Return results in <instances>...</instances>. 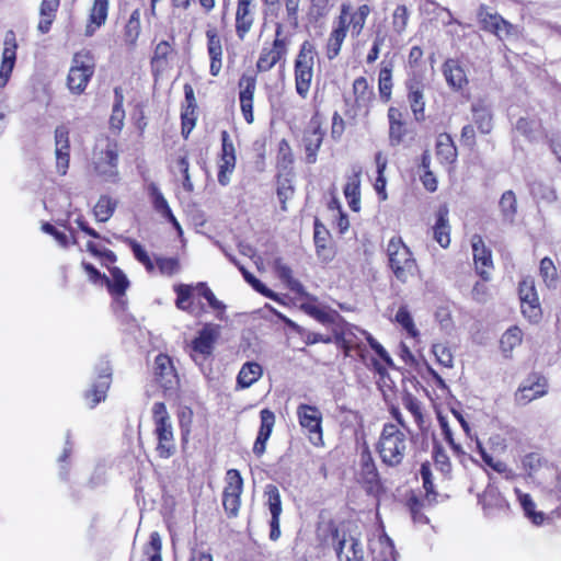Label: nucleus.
<instances>
[{
  "label": "nucleus",
  "instance_id": "63",
  "mask_svg": "<svg viewBox=\"0 0 561 561\" xmlns=\"http://www.w3.org/2000/svg\"><path fill=\"white\" fill-rule=\"evenodd\" d=\"M156 262L162 275L172 276L180 271V262L176 257H157Z\"/></svg>",
  "mask_w": 561,
  "mask_h": 561
},
{
  "label": "nucleus",
  "instance_id": "38",
  "mask_svg": "<svg viewBox=\"0 0 561 561\" xmlns=\"http://www.w3.org/2000/svg\"><path fill=\"white\" fill-rule=\"evenodd\" d=\"M479 503L485 511H489L492 508H502L505 504V500L501 496L496 488L488 486L484 492L479 495Z\"/></svg>",
  "mask_w": 561,
  "mask_h": 561
},
{
  "label": "nucleus",
  "instance_id": "4",
  "mask_svg": "<svg viewBox=\"0 0 561 561\" xmlns=\"http://www.w3.org/2000/svg\"><path fill=\"white\" fill-rule=\"evenodd\" d=\"M387 253L394 276L402 283L408 282L417 270L410 249L402 242L401 238L392 237L387 245Z\"/></svg>",
  "mask_w": 561,
  "mask_h": 561
},
{
  "label": "nucleus",
  "instance_id": "42",
  "mask_svg": "<svg viewBox=\"0 0 561 561\" xmlns=\"http://www.w3.org/2000/svg\"><path fill=\"white\" fill-rule=\"evenodd\" d=\"M115 208V201H113L108 196H101L96 205L94 206L93 213L98 221L105 222L112 217Z\"/></svg>",
  "mask_w": 561,
  "mask_h": 561
},
{
  "label": "nucleus",
  "instance_id": "5",
  "mask_svg": "<svg viewBox=\"0 0 561 561\" xmlns=\"http://www.w3.org/2000/svg\"><path fill=\"white\" fill-rule=\"evenodd\" d=\"M95 70V59L90 50H80L75 54L68 73L67 84L72 93L81 94Z\"/></svg>",
  "mask_w": 561,
  "mask_h": 561
},
{
  "label": "nucleus",
  "instance_id": "27",
  "mask_svg": "<svg viewBox=\"0 0 561 561\" xmlns=\"http://www.w3.org/2000/svg\"><path fill=\"white\" fill-rule=\"evenodd\" d=\"M436 156L442 163L451 164L457 159V148L449 134L443 133L436 139Z\"/></svg>",
  "mask_w": 561,
  "mask_h": 561
},
{
  "label": "nucleus",
  "instance_id": "29",
  "mask_svg": "<svg viewBox=\"0 0 561 561\" xmlns=\"http://www.w3.org/2000/svg\"><path fill=\"white\" fill-rule=\"evenodd\" d=\"M263 375L262 366L256 362H247L241 366L237 376V385L247 389L255 383Z\"/></svg>",
  "mask_w": 561,
  "mask_h": 561
},
{
  "label": "nucleus",
  "instance_id": "45",
  "mask_svg": "<svg viewBox=\"0 0 561 561\" xmlns=\"http://www.w3.org/2000/svg\"><path fill=\"white\" fill-rule=\"evenodd\" d=\"M236 167V156H220L218 162V182L220 185L226 186L230 182V174Z\"/></svg>",
  "mask_w": 561,
  "mask_h": 561
},
{
  "label": "nucleus",
  "instance_id": "58",
  "mask_svg": "<svg viewBox=\"0 0 561 561\" xmlns=\"http://www.w3.org/2000/svg\"><path fill=\"white\" fill-rule=\"evenodd\" d=\"M358 331L369 344L370 350H373L387 366L392 367L393 362L382 345L379 344L369 333L363 330Z\"/></svg>",
  "mask_w": 561,
  "mask_h": 561
},
{
  "label": "nucleus",
  "instance_id": "39",
  "mask_svg": "<svg viewBox=\"0 0 561 561\" xmlns=\"http://www.w3.org/2000/svg\"><path fill=\"white\" fill-rule=\"evenodd\" d=\"M523 333L519 328L512 327L505 331V333L501 337V348L503 353L508 356V354L522 343Z\"/></svg>",
  "mask_w": 561,
  "mask_h": 561
},
{
  "label": "nucleus",
  "instance_id": "2",
  "mask_svg": "<svg viewBox=\"0 0 561 561\" xmlns=\"http://www.w3.org/2000/svg\"><path fill=\"white\" fill-rule=\"evenodd\" d=\"M358 430L356 431V442L360 448V470L358 482L363 483L366 491L374 493L379 489V474L368 449L366 436L370 431V426H365L362 417L357 421Z\"/></svg>",
  "mask_w": 561,
  "mask_h": 561
},
{
  "label": "nucleus",
  "instance_id": "10",
  "mask_svg": "<svg viewBox=\"0 0 561 561\" xmlns=\"http://www.w3.org/2000/svg\"><path fill=\"white\" fill-rule=\"evenodd\" d=\"M118 153L116 144L106 141L104 148L96 147L93 153L95 172L106 181H113L117 176Z\"/></svg>",
  "mask_w": 561,
  "mask_h": 561
},
{
  "label": "nucleus",
  "instance_id": "22",
  "mask_svg": "<svg viewBox=\"0 0 561 561\" xmlns=\"http://www.w3.org/2000/svg\"><path fill=\"white\" fill-rule=\"evenodd\" d=\"M112 371L107 362L101 364L98 380L92 385L91 390L87 391L85 398H92L91 408H94L101 401L105 400L110 388Z\"/></svg>",
  "mask_w": 561,
  "mask_h": 561
},
{
  "label": "nucleus",
  "instance_id": "48",
  "mask_svg": "<svg viewBox=\"0 0 561 561\" xmlns=\"http://www.w3.org/2000/svg\"><path fill=\"white\" fill-rule=\"evenodd\" d=\"M392 89V70L390 66H385L379 71V93L385 101H389Z\"/></svg>",
  "mask_w": 561,
  "mask_h": 561
},
{
  "label": "nucleus",
  "instance_id": "64",
  "mask_svg": "<svg viewBox=\"0 0 561 561\" xmlns=\"http://www.w3.org/2000/svg\"><path fill=\"white\" fill-rule=\"evenodd\" d=\"M275 267L279 278L286 282L293 290H298L301 287L300 283L293 277V271L289 266L277 260Z\"/></svg>",
  "mask_w": 561,
  "mask_h": 561
},
{
  "label": "nucleus",
  "instance_id": "18",
  "mask_svg": "<svg viewBox=\"0 0 561 561\" xmlns=\"http://www.w3.org/2000/svg\"><path fill=\"white\" fill-rule=\"evenodd\" d=\"M471 247L477 272L484 280H488L490 276L488 270L493 267L491 251L485 247L482 237L479 234L472 236Z\"/></svg>",
  "mask_w": 561,
  "mask_h": 561
},
{
  "label": "nucleus",
  "instance_id": "53",
  "mask_svg": "<svg viewBox=\"0 0 561 561\" xmlns=\"http://www.w3.org/2000/svg\"><path fill=\"white\" fill-rule=\"evenodd\" d=\"M70 152L69 130L61 125L55 129V153Z\"/></svg>",
  "mask_w": 561,
  "mask_h": 561
},
{
  "label": "nucleus",
  "instance_id": "47",
  "mask_svg": "<svg viewBox=\"0 0 561 561\" xmlns=\"http://www.w3.org/2000/svg\"><path fill=\"white\" fill-rule=\"evenodd\" d=\"M530 194L540 201L547 202V203H553L557 201L558 196L556 191L548 184H545L542 182H533L530 184Z\"/></svg>",
  "mask_w": 561,
  "mask_h": 561
},
{
  "label": "nucleus",
  "instance_id": "57",
  "mask_svg": "<svg viewBox=\"0 0 561 561\" xmlns=\"http://www.w3.org/2000/svg\"><path fill=\"white\" fill-rule=\"evenodd\" d=\"M358 331L369 344L370 350H373L387 366L392 367L393 362L382 345L379 344L369 333L363 330Z\"/></svg>",
  "mask_w": 561,
  "mask_h": 561
},
{
  "label": "nucleus",
  "instance_id": "24",
  "mask_svg": "<svg viewBox=\"0 0 561 561\" xmlns=\"http://www.w3.org/2000/svg\"><path fill=\"white\" fill-rule=\"evenodd\" d=\"M108 0H94L89 14V24L85 26L84 35L92 36L96 28L105 24L108 13Z\"/></svg>",
  "mask_w": 561,
  "mask_h": 561
},
{
  "label": "nucleus",
  "instance_id": "49",
  "mask_svg": "<svg viewBox=\"0 0 561 561\" xmlns=\"http://www.w3.org/2000/svg\"><path fill=\"white\" fill-rule=\"evenodd\" d=\"M396 321L411 335L415 337L419 335V331L415 328L413 318L409 312L407 306H401L396 314Z\"/></svg>",
  "mask_w": 561,
  "mask_h": 561
},
{
  "label": "nucleus",
  "instance_id": "50",
  "mask_svg": "<svg viewBox=\"0 0 561 561\" xmlns=\"http://www.w3.org/2000/svg\"><path fill=\"white\" fill-rule=\"evenodd\" d=\"M149 192L152 197V205L153 208L160 213L163 217L171 216V208L169 207V204L167 199L164 198L163 194L160 192L158 186L156 184H150Z\"/></svg>",
  "mask_w": 561,
  "mask_h": 561
},
{
  "label": "nucleus",
  "instance_id": "33",
  "mask_svg": "<svg viewBox=\"0 0 561 561\" xmlns=\"http://www.w3.org/2000/svg\"><path fill=\"white\" fill-rule=\"evenodd\" d=\"M173 51L170 43L167 41L160 42L156 48L151 59V68L154 75L162 72L168 65V57Z\"/></svg>",
  "mask_w": 561,
  "mask_h": 561
},
{
  "label": "nucleus",
  "instance_id": "34",
  "mask_svg": "<svg viewBox=\"0 0 561 561\" xmlns=\"http://www.w3.org/2000/svg\"><path fill=\"white\" fill-rule=\"evenodd\" d=\"M502 217L505 221L513 224L517 214V198L512 190L505 191L499 202Z\"/></svg>",
  "mask_w": 561,
  "mask_h": 561
},
{
  "label": "nucleus",
  "instance_id": "31",
  "mask_svg": "<svg viewBox=\"0 0 561 561\" xmlns=\"http://www.w3.org/2000/svg\"><path fill=\"white\" fill-rule=\"evenodd\" d=\"M408 88H409L408 100H409L411 110L413 112L415 119L417 122H421L424 119V107H425L423 87L420 82L414 81V82H410Z\"/></svg>",
  "mask_w": 561,
  "mask_h": 561
},
{
  "label": "nucleus",
  "instance_id": "1",
  "mask_svg": "<svg viewBox=\"0 0 561 561\" xmlns=\"http://www.w3.org/2000/svg\"><path fill=\"white\" fill-rule=\"evenodd\" d=\"M409 445L408 434L399 425L388 423L383 425L378 442V451L381 460L391 467L402 462Z\"/></svg>",
  "mask_w": 561,
  "mask_h": 561
},
{
  "label": "nucleus",
  "instance_id": "19",
  "mask_svg": "<svg viewBox=\"0 0 561 561\" xmlns=\"http://www.w3.org/2000/svg\"><path fill=\"white\" fill-rule=\"evenodd\" d=\"M254 0H238L236 11V33L243 39L250 32L254 22Z\"/></svg>",
  "mask_w": 561,
  "mask_h": 561
},
{
  "label": "nucleus",
  "instance_id": "3",
  "mask_svg": "<svg viewBox=\"0 0 561 561\" xmlns=\"http://www.w3.org/2000/svg\"><path fill=\"white\" fill-rule=\"evenodd\" d=\"M152 417L158 439L156 450L161 458H169L175 453V444L171 417L163 402L153 404Z\"/></svg>",
  "mask_w": 561,
  "mask_h": 561
},
{
  "label": "nucleus",
  "instance_id": "17",
  "mask_svg": "<svg viewBox=\"0 0 561 561\" xmlns=\"http://www.w3.org/2000/svg\"><path fill=\"white\" fill-rule=\"evenodd\" d=\"M154 376L164 390L174 389L179 382L172 360L164 354H159L154 359Z\"/></svg>",
  "mask_w": 561,
  "mask_h": 561
},
{
  "label": "nucleus",
  "instance_id": "12",
  "mask_svg": "<svg viewBox=\"0 0 561 561\" xmlns=\"http://www.w3.org/2000/svg\"><path fill=\"white\" fill-rule=\"evenodd\" d=\"M548 392V381L539 374H530L515 392V402L526 405L535 399L543 397Z\"/></svg>",
  "mask_w": 561,
  "mask_h": 561
},
{
  "label": "nucleus",
  "instance_id": "28",
  "mask_svg": "<svg viewBox=\"0 0 561 561\" xmlns=\"http://www.w3.org/2000/svg\"><path fill=\"white\" fill-rule=\"evenodd\" d=\"M373 561H397L398 553L393 542L387 536L379 537L371 543Z\"/></svg>",
  "mask_w": 561,
  "mask_h": 561
},
{
  "label": "nucleus",
  "instance_id": "35",
  "mask_svg": "<svg viewBox=\"0 0 561 561\" xmlns=\"http://www.w3.org/2000/svg\"><path fill=\"white\" fill-rule=\"evenodd\" d=\"M111 278L107 277V282L104 285L107 286L108 290L116 296H123L129 285V282L122 270L113 267L111 271Z\"/></svg>",
  "mask_w": 561,
  "mask_h": 561
},
{
  "label": "nucleus",
  "instance_id": "15",
  "mask_svg": "<svg viewBox=\"0 0 561 561\" xmlns=\"http://www.w3.org/2000/svg\"><path fill=\"white\" fill-rule=\"evenodd\" d=\"M300 425L309 432L310 442L319 445L322 442L320 412L310 405H300L297 411Z\"/></svg>",
  "mask_w": 561,
  "mask_h": 561
},
{
  "label": "nucleus",
  "instance_id": "6",
  "mask_svg": "<svg viewBox=\"0 0 561 561\" xmlns=\"http://www.w3.org/2000/svg\"><path fill=\"white\" fill-rule=\"evenodd\" d=\"M316 51L309 42H305L295 60V87L296 92L302 99H306L312 77H313V65H314Z\"/></svg>",
  "mask_w": 561,
  "mask_h": 561
},
{
  "label": "nucleus",
  "instance_id": "30",
  "mask_svg": "<svg viewBox=\"0 0 561 561\" xmlns=\"http://www.w3.org/2000/svg\"><path fill=\"white\" fill-rule=\"evenodd\" d=\"M434 239L442 248H447L450 243V226L448 225V209L439 208L437 219L433 227Z\"/></svg>",
  "mask_w": 561,
  "mask_h": 561
},
{
  "label": "nucleus",
  "instance_id": "25",
  "mask_svg": "<svg viewBox=\"0 0 561 561\" xmlns=\"http://www.w3.org/2000/svg\"><path fill=\"white\" fill-rule=\"evenodd\" d=\"M389 119V139L392 146L399 145L407 134L403 114L399 108L390 107L388 110Z\"/></svg>",
  "mask_w": 561,
  "mask_h": 561
},
{
  "label": "nucleus",
  "instance_id": "52",
  "mask_svg": "<svg viewBox=\"0 0 561 561\" xmlns=\"http://www.w3.org/2000/svg\"><path fill=\"white\" fill-rule=\"evenodd\" d=\"M516 129L529 139H535L540 130V123L537 119L520 117L516 123Z\"/></svg>",
  "mask_w": 561,
  "mask_h": 561
},
{
  "label": "nucleus",
  "instance_id": "37",
  "mask_svg": "<svg viewBox=\"0 0 561 561\" xmlns=\"http://www.w3.org/2000/svg\"><path fill=\"white\" fill-rule=\"evenodd\" d=\"M540 276L548 288H556L559 282V274L552 260L548 256L540 261Z\"/></svg>",
  "mask_w": 561,
  "mask_h": 561
},
{
  "label": "nucleus",
  "instance_id": "20",
  "mask_svg": "<svg viewBox=\"0 0 561 561\" xmlns=\"http://www.w3.org/2000/svg\"><path fill=\"white\" fill-rule=\"evenodd\" d=\"M347 11H348V5L343 4L339 24L332 31V33L329 37V41H328L327 55H328L329 59H333L334 57H336L339 55L342 43H343L344 38L346 37L348 25H350V23L346 22Z\"/></svg>",
  "mask_w": 561,
  "mask_h": 561
},
{
  "label": "nucleus",
  "instance_id": "54",
  "mask_svg": "<svg viewBox=\"0 0 561 561\" xmlns=\"http://www.w3.org/2000/svg\"><path fill=\"white\" fill-rule=\"evenodd\" d=\"M239 100H253L256 80L253 76L243 75L239 80Z\"/></svg>",
  "mask_w": 561,
  "mask_h": 561
},
{
  "label": "nucleus",
  "instance_id": "43",
  "mask_svg": "<svg viewBox=\"0 0 561 561\" xmlns=\"http://www.w3.org/2000/svg\"><path fill=\"white\" fill-rule=\"evenodd\" d=\"M265 496L267 497L266 505L270 510L272 517H280L282 514V500L280 493L276 485L267 484L264 491Z\"/></svg>",
  "mask_w": 561,
  "mask_h": 561
},
{
  "label": "nucleus",
  "instance_id": "60",
  "mask_svg": "<svg viewBox=\"0 0 561 561\" xmlns=\"http://www.w3.org/2000/svg\"><path fill=\"white\" fill-rule=\"evenodd\" d=\"M331 530V542L334 547L336 557L339 561H351V557L347 553L343 552V548L345 546V537L340 536V531L337 528H335L333 525L330 526Z\"/></svg>",
  "mask_w": 561,
  "mask_h": 561
},
{
  "label": "nucleus",
  "instance_id": "9",
  "mask_svg": "<svg viewBox=\"0 0 561 561\" xmlns=\"http://www.w3.org/2000/svg\"><path fill=\"white\" fill-rule=\"evenodd\" d=\"M243 479L237 469H229L226 473V485L222 492V505L229 517H236L241 505Z\"/></svg>",
  "mask_w": 561,
  "mask_h": 561
},
{
  "label": "nucleus",
  "instance_id": "23",
  "mask_svg": "<svg viewBox=\"0 0 561 561\" xmlns=\"http://www.w3.org/2000/svg\"><path fill=\"white\" fill-rule=\"evenodd\" d=\"M443 73L447 84L453 90H461L468 84V78L463 67L456 59H447L443 65Z\"/></svg>",
  "mask_w": 561,
  "mask_h": 561
},
{
  "label": "nucleus",
  "instance_id": "59",
  "mask_svg": "<svg viewBox=\"0 0 561 561\" xmlns=\"http://www.w3.org/2000/svg\"><path fill=\"white\" fill-rule=\"evenodd\" d=\"M432 352L440 365L447 368L453 367L454 357L448 346L443 343H435L432 346Z\"/></svg>",
  "mask_w": 561,
  "mask_h": 561
},
{
  "label": "nucleus",
  "instance_id": "51",
  "mask_svg": "<svg viewBox=\"0 0 561 561\" xmlns=\"http://www.w3.org/2000/svg\"><path fill=\"white\" fill-rule=\"evenodd\" d=\"M174 290L178 296L175 301L176 307L181 310L193 312V310H191L193 287L190 285H179Z\"/></svg>",
  "mask_w": 561,
  "mask_h": 561
},
{
  "label": "nucleus",
  "instance_id": "11",
  "mask_svg": "<svg viewBox=\"0 0 561 561\" xmlns=\"http://www.w3.org/2000/svg\"><path fill=\"white\" fill-rule=\"evenodd\" d=\"M518 293L523 314L531 322H537L541 318L542 312L535 280L531 277L524 278L519 283Z\"/></svg>",
  "mask_w": 561,
  "mask_h": 561
},
{
  "label": "nucleus",
  "instance_id": "21",
  "mask_svg": "<svg viewBox=\"0 0 561 561\" xmlns=\"http://www.w3.org/2000/svg\"><path fill=\"white\" fill-rule=\"evenodd\" d=\"M207 38V53L210 58L209 72L216 77L219 75L222 67V44L216 28H208L206 31Z\"/></svg>",
  "mask_w": 561,
  "mask_h": 561
},
{
  "label": "nucleus",
  "instance_id": "44",
  "mask_svg": "<svg viewBox=\"0 0 561 561\" xmlns=\"http://www.w3.org/2000/svg\"><path fill=\"white\" fill-rule=\"evenodd\" d=\"M195 289L198 291L201 296H203L207 300L208 305L214 310L218 311L217 318L219 320H224L226 305L216 298V296L214 295L211 289L206 285V283H198Z\"/></svg>",
  "mask_w": 561,
  "mask_h": 561
},
{
  "label": "nucleus",
  "instance_id": "41",
  "mask_svg": "<svg viewBox=\"0 0 561 561\" xmlns=\"http://www.w3.org/2000/svg\"><path fill=\"white\" fill-rule=\"evenodd\" d=\"M115 96L116 101L110 117V127L115 133H119L124 126L125 111L123 108V95L118 93V89H115Z\"/></svg>",
  "mask_w": 561,
  "mask_h": 561
},
{
  "label": "nucleus",
  "instance_id": "16",
  "mask_svg": "<svg viewBox=\"0 0 561 561\" xmlns=\"http://www.w3.org/2000/svg\"><path fill=\"white\" fill-rule=\"evenodd\" d=\"M323 135L324 133L321 129L320 118L318 115L312 116L302 139L308 163L316 162L317 151L322 144Z\"/></svg>",
  "mask_w": 561,
  "mask_h": 561
},
{
  "label": "nucleus",
  "instance_id": "13",
  "mask_svg": "<svg viewBox=\"0 0 561 561\" xmlns=\"http://www.w3.org/2000/svg\"><path fill=\"white\" fill-rule=\"evenodd\" d=\"M282 33L280 25L276 28V38L270 47H263L256 62V68L261 72L271 70L286 54V42L279 38Z\"/></svg>",
  "mask_w": 561,
  "mask_h": 561
},
{
  "label": "nucleus",
  "instance_id": "55",
  "mask_svg": "<svg viewBox=\"0 0 561 561\" xmlns=\"http://www.w3.org/2000/svg\"><path fill=\"white\" fill-rule=\"evenodd\" d=\"M358 331L369 344L370 350H373L387 366L392 367L393 362L382 345L379 344L369 333L363 330Z\"/></svg>",
  "mask_w": 561,
  "mask_h": 561
},
{
  "label": "nucleus",
  "instance_id": "46",
  "mask_svg": "<svg viewBox=\"0 0 561 561\" xmlns=\"http://www.w3.org/2000/svg\"><path fill=\"white\" fill-rule=\"evenodd\" d=\"M125 242L130 247L135 259L145 266L147 272H149V273L153 272L154 264L151 261L147 251L142 248V245L140 243H138L136 240L130 239V238H126Z\"/></svg>",
  "mask_w": 561,
  "mask_h": 561
},
{
  "label": "nucleus",
  "instance_id": "32",
  "mask_svg": "<svg viewBox=\"0 0 561 561\" xmlns=\"http://www.w3.org/2000/svg\"><path fill=\"white\" fill-rule=\"evenodd\" d=\"M353 351H356V355L360 358L365 366L374 369L379 375H383L385 366L380 364V362L370 354V351L366 345L362 343V339H359L355 333H353Z\"/></svg>",
  "mask_w": 561,
  "mask_h": 561
},
{
  "label": "nucleus",
  "instance_id": "8",
  "mask_svg": "<svg viewBox=\"0 0 561 561\" xmlns=\"http://www.w3.org/2000/svg\"><path fill=\"white\" fill-rule=\"evenodd\" d=\"M420 473L423 480V488L426 492L425 497L420 500L412 495L408 499L407 506L415 524L426 525L428 523V518L426 515H424L423 511L435 502L436 493L434 492V484L432 481V472L430 467L427 465H422Z\"/></svg>",
  "mask_w": 561,
  "mask_h": 561
},
{
  "label": "nucleus",
  "instance_id": "14",
  "mask_svg": "<svg viewBox=\"0 0 561 561\" xmlns=\"http://www.w3.org/2000/svg\"><path fill=\"white\" fill-rule=\"evenodd\" d=\"M3 46L0 65V88H4L9 82L16 60L18 43L13 31L10 30L5 33Z\"/></svg>",
  "mask_w": 561,
  "mask_h": 561
},
{
  "label": "nucleus",
  "instance_id": "36",
  "mask_svg": "<svg viewBox=\"0 0 561 561\" xmlns=\"http://www.w3.org/2000/svg\"><path fill=\"white\" fill-rule=\"evenodd\" d=\"M328 239H329V231L318 219H316L314 220L313 240H314L317 254L319 256H321L323 260H329L331 256V252L327 248Z\"/></svg>",
  "mask_w": 561,
  "mask_h": 561
},
{
  "label": "nucleus",
  "instance_id": "56",
  "mask_svg": "<svg viewBox=\"0 0 561 561\" xmlns=\"http://www.w3.org/2000/svg\"><path fill=\"white\" fill-rule=\"evenodd\" d=\"M358 331L369 344L370 350H373L387 366L392 367L393 362L382 345L379 344L369 333L363 330Z\"/></svg>",
  "mask_w": 561,
  "mask_h": 561
},
{
  "label": "nucleus",
  "instance_id": "40",
  "mask_svg": "<svg viewBox=\"0 0 561 561\" xmlns=\"http://www.w3.org/2000/svg\"><path fill=\"white\" fill-rule=\"evenodd\" d=\"M519 503L525 512V515L531 519L535 525H541L543 522V514L535 511V503L529 494L522 493L516 490Z\"/></svg>",
  "mask_w": 561,
  "mask_h": 561
},
{
  "label": "nucleus",
  "instance_id": "62",
  "mask_svg": "<svg viewBox=\"0 0 561 561\" xmlns=\"http://www.w3.org/2000/svg\"><path fill=\"white\" fill-rule=\"evenodd\" d=\"M261 417V426L259 430L257 435L262 436L264 438H270L274 424H275V415L274 413L268 409H263L260 412Z\"/></svg>",
  "mask_w": 561,
  "mask_h": 561
},
{
  "label": "nucleus",
  "instance_id": "61",
  "mask_svg": "<svg viewBox=\"0 0 561 561\" xmlns=\"http://www.w3.org/2000/svg\"><path fill=\"white\" fill-rule=\"evenodd\" d=\"M500 16L497 13H491L486 10L484 5H481L478 11V18L481 23V26L484 31L493 33L499 23Z\"/></svg>",
  "mask_w": 561,
  "mask_h": 561
},
{
  "label": "nucleus",
  "instance_id": "26",
  "mask_svg": "<svg viewBox=\"0 0 561 561\" xmlns=\"http://www.w3.org/2000/svg\"><path fill=\"white\" fill-rule=\"evenodd\" d=\"M472 121L481 134H490L493 128V115L489 106L479 101L471 105Z\"/></svg>",
  "mask_w": 561,
  "mask_h": 561
},
{
  "label": "nucleus",
  "instance_id": "7",
  "mask_svg": "<svg viewBox=\"0 0 561 561\" xmlns=\"http://www.w3.org/2000/svg\"><path fill=\"white\" fill-rule=\"evenodd\" d=\"M220 329L218 324L205 323L191 342L188 353L196 364L202 365L213 355L215 344L220 336Z\"/></svg>",
  "mask_w": 561,
  "mask_h": 561
}]
</instances>
